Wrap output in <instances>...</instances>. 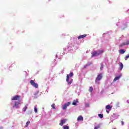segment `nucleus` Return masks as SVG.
<instances>
[{"instance_id": "nucleus-1", "label": "nucleus", "mask_w": 129, "mask_h": 129, "mask_svg": "<svg viewBox=\"0 0 129 129\" xmlns=\"http://www.w3.org/2000/svg\"><path fill=\"white\" fill-rule=\"evenodd\" d=\"M102 74L98 75L95 80V83H98V81H100V80L102 79Z\"/></svg>"}, {"instance_id": "nucleus-2", "label": "nucleus", "mask_w": 129, "mask_h": 129, "mask_svg": "<svg viewBox=\"0 0 129 129\" xmlns=\"http://www.w3.org/2000/svg\"><path fill=\"white\" fill-rule=\"evenodd\" d=\"M14 105L13 106V108H15L16 107V108H19V104H21V100H18V101H15L14 102Z\"/></svg>"}, {"instance_id": "nucleus-3", "label": "nucleus", "mask_w": 129, "mask_h": 129, "mask_svg": "<svg viewBox=\"0 0 129 129\" xmlns=\"http://www.w3.org/2000/svg\"><path fill=\"white\" fill-rule=\"evenodd\" d=\"M21 98V96L20 95H15L13 97H12L11 100H20V99Z\"/></svg>"}, {"instance_id": "nucleus-4", "label": "nucleus", "mask_w": 129, "mask_h": 129, "mask_svg": "<svg viewBox=\"0 0 129 129\" xmlns=\"http://www.w3.org/2000/svg\"><path fill=\"white\" fill-rule=\"evenodd\" d=\"M30 84L35 87V88H38V84L35 83L33 80H30Z\"/></svg>"}, {"instance_id": "nucleus-5", "label": "nucleus", "mask_w": 129, "mask_h": 129, "mask_svg": "<svg viewBox=\"0 0 129 129\" xmlns=\"http://www.w3.org/2000/svg\"><path fill=\"white\" fill-rule=\"evenodd\" d=\"M70 104H71V103L70 102H69L67 103L64 104V105L62 106V109H67V106H69Z\"/></svg>"}, {"instance_id": "nucleus-6", "label": "nucleus", "mask_w": 129, "mask_h": 129, "mask_svg": "<svg viewBox=\"0 0 129 129\" xmlns=\"http://www.w3.org/2000/svg\"><path fill=\"white\" fill-rule=\"evenodd\" d=\"M78 121H83V117L82 115H80L77 118Z\"/></svg>"}, {"instance_id": "nucleus-7", "label": "nucleus", "mask_w": 129, "mask_h": 129, "mask_svg": "<svg viewBox=\"0 0 129 129\" xmlns=\"http://www.w3.org/2000/svg\"><path fill=\"white\" fill-rule=\"evenodd\" d=\"M66 122V119L61 120L60 122L59 123V125H61V126H62L64 124V123H65Z\"/></svg>"}, {"instance_id": "nucleus-8", "label": "nucleus", "mask_w": 129, "mask_h": 129, "mask_svg": "<svg viewBox=\"0 0 129 129\" xmlns=\"http://www.w3.org/2000/svg\"><path fill=\"white\" fill-rule=\"evenodd\" d=\"M87 35L86 34H83L82 35H80L78 37V39H83V38H85V37H87Z\"/></svg>"}, {"instance_id": "nucleus-9", "label": "nucleus", "mask_w": 129, "mask_h": 129, "mask_svg": "<svg viewBox=\"0 0 129 129\" xmlns=\"http://www.w3.org/2000/svg\"><path fill=\"white\" fill-rule=\"evenodd\" d=\"M92 55L93 57H94L95 56H99V54H98V52H97V51L93 52V53H92Z\"/></svg>"}, {"instance_id": "nucleus-10", "label": "nucleus", "mask_w": 129, "mask_h": 129, "mask_svg": "<svg viewBox=\"0 0 129 129\" xmlns=\"http://www.w3.org/2000/svg\"><path fill=\"white\" fill-rule=\"evenodd\" d=\"M125 45H129V41H127L126 42H124L123 43H122L119 45L120 47H122L123 46H124Z\"/></svg>"}, {"instance_id": "nucleus-11", "label": "nucleus", "mask_w": 129, "mask_h": 129, "mask_svg": "<svg viewBox=\"0 0 129 129\" xmlns=\"http://www.w3.org/2000/svg\"><path fill=\"white\" fill-rule=\"evenodd\" d=\"M121 76H118L117 77H116L113 80V82H115V81H116V80H118V79H119V78H120Z\"/></svg>"}, {"instance_id": "nucleus-12", "label": "nucleus", "mask_w": 129, "mask_h": 129, "mask_svg": "<svg viewBox=\"0 0 129 129\" xmlns=\"http://www.w3.org/2000/svg\"><path fill=\"white\" fill-rule=\"evenodd\" d=\"M119 70L121 71L122 70V68H123V64L121 62H119Z\"/></svg>"}, {"instance_id": "nucleus-13", "label": "nucleus", "mask_w": 129, "mask_h": 129, "mask_svg": "<svg viewBox=\"0 0 129 129\" xmlns=\"http://www.w3.org/2000/svg\"><path fill=\"white\" fill-rule=\"evenodd\" d=\"M77 102H78V100H75L72 102V105H77Z\"/></svg>"}, {"instance_id": "nucleus-14", "label": "nucleus", "mask_w": 129, "mask_h": 129, "mask_svg": "<svg viewBox=\"0 0 129 129\" xmlns=\"http://www.w3.org/2000/svg\"><path fill=\"white\" fill-rule=\"evenodd\" d=\"M112 107L110 106V105H107L106 106V109H110L111 110Z\"/></svg>"}, {"instance_id": "nucleus-15", "label": "nucleus", "mask_w": 129, "mask_h": 129, "mask_svg": "<svg viewBox=\"0 0 129 129\" xmlns=\"http://www.w3.org/2000/svg\"><path fill=\"white\" fill-rule=\"evenodd\" d=\"M28 108V105H25V106H24V107L23 108V111H26L27 110V108Z\"/></svg>"}, {"instance_id": "nucleus-16", "label": "nucleus", "mask_w": 129, "mask_h": 129, "mask_svg": "<svg viewBox=\"0 0 129 129\" xmlns=\"http://www.w3.org/2000/svg\"><path fill=\"white\" fill-rule=\"evenodd\" d=\"M30 123H31V122L30 121H28L27 122H26V124L25 125V127H28V126H29V125L30 124Z\"/></svg>"}, {"instance_id": "nucleus-17", "label": "nucleus", "mask_w": 129, "mask_h": 129, "mask_svg": "<svg viewBox=\"0 0 129 129\" xmlns=\"http://www.w3.org/2000/svg\"><path fill=\"white\" fill-rule=\"evenodd\" d=\"M102 53H103V50H98V54H99V55H100V54H102Z\"/></svg>"}, {"instance_id": "nucleus-18", "label": "nucleus", "mask_w": 129, "mask_h": 129, "mask_svg": "<svg viewBox=\"0 0 129 129\" xmlns=\"http://www.w3.org/2000/svg\"><path fill=\"white\" fill-rule=\"evenodd\" d=\"M69 79H70V77H69V75H68L67 76V79H66L67 82H68H68L69 81Z\"/></svg>"}, {"instance_id": "nucleus-19", "label": "nucleus", "mask_w": 129, "mask_h": 129, "mask_svg": "<svg viewBox=\"0 0 129 129\" xmlns=\"http://www.w3.org/2000/svg\"><path fill=\"white\" fill-rule=\"evenodd\" d=\"M125 51L123 49L120 50V54H124Z\"/></svg>"}, {"instance_id": "nucleus-20", "label": "nucleus", "mask_w": 129, "mask_h": 129, "mask_svg": "<svg viewBox=\"0 0 129 129\" xmlns=\"http://www.w3.org/2000/svg\"><path fill=\"white\" fill-rule=\"evenodd\" d=\"M89 91V92H91V93L92 92V91H93V88H92V87H90Z\"/></svg>"}, {"instance_id": "nucleus-21", "label": "nucleus", "mask_w": 129, "mask_h": 129, "mask_svg": "<svg viewBox=\"0 0 129 129\" xmlns=\"http://www.w3.org/2000/svg\"><path fill=\"white\" fill-rule=\"evenodd\" d=\"M63 129H69V126L65 125L63 126Z\"/></svg>"}, {"instance_id": "nucleus-22", "label": "nucleus", "mask_w": 129, "mask_h": 129, "mask_svg": "<svg viewBox=\"0 0 129 129\" xmlns=\"http://www.w3.org/2000/svg\"><path fill=\"white\" fill-rule=\"evenodd\" d=\"M51 107L53 108V109H56V108L55 107V104H52L51 105Z\"/></svg>"}, {"instance_id": "nucleus-23", "label": "nucleus", "mask_w": 129, "mask_h": 129, "mask_svg": "<svg viewBox=\"0 0 129 129\" xmlns=\"http://www.w3.org/2000/svg\"><path fill=\"white\" fill-rule=\"evenodd\" d=\"M98 116L100 117V118H102L103 117V114H99Z\"/></svg>"}, {"instance_id": "nucleus-24", "label": "nucleus", "mask_w": 129, "mask_h": 129, "mask_svg": "<svg viewBox=\"0 0 129 129\" xmlns=\"http://www.w3.org/2000/svg\"><path fill=\"white\" fill-rule=\"evenodd\" d=\"M73 75H74L73 73H70L69 74V77H72L73 76Z\"/></svg>"}, {"instance_id": "nucleus-25", "label": "nucleus", "mask_w": 129, "mask_h": 129, "mask_svg": "<svg viewBox=\"0 0 129 129\" xmlns=\"http://www.w3.org/2000/svg\"><path fill=\"white\" fill-rule=\"evenodd\" d=\"M34 111L36 113H37V112H38V109H37L36 107L34 108Z\"/></svg>"}, {"instance_id": "nucleus-26", "label": "nucleus", "mask_w": 129, "mask_h": 129, "mask_svg": "<svg viewBox=\"0 0 129 129\" xmlns=\"http://www.w3.org/2000/svg\"><path fill=\"white\" fill-rule=\"evenodd\" d=\"M73 81V80L72 79L70 82H68V84L70 85L72 83V82Z\"/></svg>"}, {"instance_id": "nucleus-27", "label": "nucleus", "mask_w": 129, "mask_h": 129, "mask_svg": "<svg viewBox=\"0 0 129 129\" xmlns=\"http://www.w3.org/2000/svg\"><path fill=\"white\" fill-rule=\"evenodd\" d=\"M100 127V126H99V125H98V126H95V127H94V129H98V128H99Z\"/></svg>"}, {"instance_id": "nucleus-28", "label": "nucleus", "mask_w": 129, "mask_h": 129, "mask_svg": "<svg viewBox=\"0 0 129 129\" xmlns=\"http://www.w3.org/2000/svg\"><path fill=\"white\" fill-rule=\"evenodd\" d=\"M102 69H103V64H102L100 67V70H102Z\"/></svg>"}, {"instance_id": "nucleus-29", "label": "nucleus", "mask_w": 129, "mask_h": 129, "mask_svg": "<svg viewBox=\"0 0 129 129\" xmlns=\"http://www.w3.org/2000/svg\"><path fill=\"white\" fill-rule=\"evenodd\" d=\"M128 58H129V54L125 56V60H126V59H128Z\"/></svg>"}, {"instance_id": "nucleus-30", "label": "nucleus", "mask_w": 129, "mask_h": 129, "mask_svg": "<svg viewBox=\"0 0 129 129\" xmlns=\"http://www.w3.org/2000/svg\"><path fill=\"white\" fill-rule=\"evenodd\" d=\"M86 107H88V106H89V104H88V103L86 104Z\"/></svg>"}, {"instance_id": "nucleus-31", "label": "nucleus", "mask_w": 129, "mask_h": 129, "mask_svg": "<svg viewBox=\"0 0 129 129\" xmlns=\"http://www.w3.org/2000/svg\"><path fill=\"white\" fill-rule=\"evenodd\" d=\"M121 124L122 125H123V124H124L123 121H121Z\"/></svg>"}, {"instance_id": "nucleus-32", "label": "nucleus", "mask_w": 129, "mask_h": 129, "mask_svg": "<svg viewBox=\"0 0 129 129\" xmlns=\"http://www.w3.org/2000/svg\"><path fill=\"white\" fill-rule=\"evenodd\" d=\"M106 112H107V113H109V111L106 110Z\"/></svg>"}, {"instance_id": "nucleus-33", "label": "nucleus", "mask_w": 129, "mask_h": 129, "mask_svg": "<svg viewBox=\"0 0 129 129\" xmlns=\"http://www.w3.org/2000/svg\"><path fill=\"white\" fill-rule=\"evenodd\" d=\"M113 129H116V128H113Z\"/></svg>"}]
</instances>
